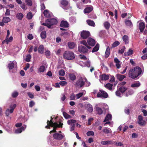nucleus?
<instances>
[{
    "instance_id": "30",
    "label": "nucleus",
    "mask_w": 147,
    "mask_h": 147,
    "mask_svg": "<svg viewBox=\"0 0 147 147\" xmlns=\"http://www.w3.org/2000/svg\"><path fill=\"white\" fill-rule=\"evenodd\" d=\"M61 3L63 6H66L68 5L69 3L67 0H61Z\"/></svg>"
},
{
    "instance_id": "16",
    "label": "nucleus",
    "mask_w": 147,
    "mask_h": 147,
    "mask_svg": "<svg viewBox=\"0 0 147 147\" xmlns=\"http://www.w3.org/2000/svg\"><path fill=\"white\" fill-rule=\"evenodd\" d=\"M101 144L104 145L109 144H113V141L110 140H107L103 141L101 142Z\"/></svg>"
},
{
    "instance_id": "33",
    "label": "nucleus",
    "mask_w": 147,
    "mask_h": 147,
    "mask_svg": "<svg viewBox=\"0 0 147 147\" xmlns=\"http://www.w3.org/2000/svg\"><path fill=\"white\" fill-rule=\"evenodd\" d=\"M110 53V50L109 47H107L105 53V57L107 58L109 56Z\"/></svg>"
},
{
    "instance_id": "11",
    "label": "nucleus",
    "mask_w": 147,
    "mask_h": 147,
    "mask_svg": "<svg viewBox=\"0 0 147 147\" xmlns=\"http://www.w3.org/2000/svg\"><path fill=\"white\" fill-rule=\"evenodd\" d=\"M54 138L57 140H61L63 138L64 136L59 133H55L53 135Z\"/></svg>"
},
{
    "instance_id": "1",
    "label": "nucleus",
    "mask_w": 147,
    "mask_h": 147,
    "mask_svg": "<svg viewBox=\"0 0 147 147\" xmlns=\"http://www.w3.org/2000/svg\"><path fill=\"white\" fill-rule=\"evenodd\" d=\"M63 57L67 60H72L75 58V55L74 53L71 51H66L63 54Z\"/></svg>"
},
{
    "instance_id": "19",
    "label": "nucleus",
    "mask_w": 147,
    "mask_h": 147,
    "mask_svg": "<svg viewBox=\"0 0 147 147\" xmlns=\"http://www.w3.org/2000/svg\"><path fill=\"white\" fill-rule=\"evenodd\" d=\"M125 25L128 27L130 28L133 27V25L132 22L130 20H127L125 21Z\"/></svg>"
},
{
    "instance_id": "48",
    "label": "nucleus",
    "mask_w": 147,
    "mask_h": 147,
    "mask_svg": "<svg viewBox=\"0 0 147 147\" xmlns=\"http://www.w3.org/2000/svg\"><path fill=\"white\" fill-rule=\"evenodd\" d=\"M43 14L45 16L47 17L49 16V11L47 10H45L43 12Z\"/></svg>"
},
{
    "instance_id": "17",
    "label": "nucleus",
    "mask_w": 147,
    "mask_h": 147,
    "mask_svg": "<svg viewBox=\"0 0 147 147\" xmlns=\"http://www.w3.org/2000/svg\"><path fill=\"white\" fill-rule=\"evenodd\" d=\"M63 125V123H60V124H59L55 122L53 124H50V126L52 127H53V128L55 127V128H56L57 127H60L62 128Z\"/></svg>"
},
{
    "instance_id": "10",
    "label": "nucleus",
    "mask_w": 147,
    "mask_h": 147,
    "mask_svg": "<svg viewBox=\"0 0 147 147\" xmlns=\"http://www.w3.org/2000/svg\"><path fill=\"white\" fill-rule=\"evenodd\" d=\"M142 71L141 68L138 66L136 67L131 70V73L141 74Z\"/></svg>"
},
{
    "instance_id": "21",
    "label": "nucleus",
    "mask_w": 147,
    "mask_h": 147,
    "mask_svg": "<svg viewBox=\"0 0 147 147\" xmlns=\"http://www.w3.org/2000/svg\"><path fill=\"white\" fill-rule=\"evenodd\" d=\"M139 28L141 32H143L145 27V25L144 23L141 22L139 23Z\"/></svg>"
},
{
    "instance_id": "8",
    "label": "nucleus",
    "mask_w": 147,
    "mask_h": 147,
    "mask_svg": "<svg viewBox=\"0 0 147 147\" xmlns=\"http://www.w3.org/2000/svg\"><path fill=\"white\" fill-rule=\"evenodd\" d=\"M143 117L141 115H139L138 116L137 122L141 126H144L146 124V122L143 120Z\"/></svg>"
},
{
    "instance_id": "9",
    "label": "nucleus",
    "mask_w": 147,
    "mask_h": 147,
    "mask_svg": "<svg viewBox=\"0 0 147 147\" xmlns=\"http://www.w3.org/2000/svg\"><path fill=\"white\" fill-rule=\"evenodd\" d=\"M76 122V121L74 119L69 120L67 122V123L71 126L70 130L72 131L74 129L75 124L74 123Z\"/></svg>"
},
{
    "instance_id": "53",
    "label": "nucleus",
    "mask_w": 147,
    "mask_h": 147,
    "mask_svg": "<svg viewBox=\"0 0 147 147\" xmlns=\"http://www.w3.org/2000/svg\"><path fill=\"white\" fill-rule=\"evenodd\" d=\"M26 2L29 6H31L32 5V1L31 0H26Z\"/></svg>"
},
{
    "instance_id": "61",
    "label": "nucleus",
    "mask_w": 147,
    "mask_h": 147,
    "mask_svg": "<svg viewBox=\"0 0 147 147\" xmlns=\"http://www.w3.org/2000/svg\"><path fill=\"white\" fill-rule=\"evenodd\" d=\"M22 131L21 129L20 128L15 130V133L16 134H18L21 133Z\"/></svg>"
},
{
    "instance_id": "7",
    "label": "nucleus",
    "mask_w": 147,
    "mask_h": 147,
    "mask_svg": "<svg viewBox=\"0 0 147 147\" xmlns=\"http://www.w3.org/2000/svg\"><path fill=\"white\" fill-rule=\"evenodd\" d=\"M78 51L81 53H87L88 51V48L84 46L80 45L78 47Z\"/></svg>"
},
{
    "instance_id": "56",
    "label": "nucleus",
    "mask_w": 147,
    "mask_h": 147,
    "mask_svg": "<svg viewBox=\"0 0 147 147\" xmlns=\"http://www.w3.org/2000/svg\"><path fill=\"white\" fill-rule=\"evenodd\" d=\"M31 58V56L30 54H28L26 56V61L27 62H29L30 61V59Z\"/></svg>"
},
{
    "instance_id": "43",
    "label": "nucleus",
    "mask_w": 147,
    "mask_h": 147,
    "mask_svg": "<svg viewBox=\"0 0 147 147\" xmlns=\"http://www.w3.org/2000/svg\"><path fill=\"white\" fill-rule=\"evenodd\" d=\"M141 74H129V76L132 79H134L138 76Z\"/></svg>"
},
{
    "instance_id": "59",
    "label": "nucleus",
    "mask_w": 147,
    "mask_h": 147,
    "mask_svg": "<svg viewBox=\"0 0 147 147\" xmlns=\"http://www.w3.org/2000/svg\"><path fill=\"white\" fill-rule=\"evenodd\" d=\"M59 84L61 86H64L67 84V82L65 81H60Z\"/></svg>"
},
{
    "instance_id": "24",
    "label": "nucleus",
    "mask_w": 147,
    "mask_h": 147,
    "mask_svg": "<svg viewBox=\"0 0 147 147\" xmlns=\"http://www.w3.org/2000/svg\"><path fill=\"white\" fill-rule=\"evenodd\" d=\"M140 85V83L139 81H138L137 82L132 84L131 85V87L132 88H138L139 87Z\"/></svg>"
},
{
    "instance_id": "63",
    "label": "nucleus",
    "mask_w": 147,
    "mask_h": 147,
    "mask_svg": "<svg viewBox=\"0 0 147 147\" xmlns=\"http://www.w3.org/2000/svg\"><path fill=\"white\" fill-rule=\"evenodd\" d=\"M27 37L28 39L31 40L33 38V36L32 34H30Z\"/></svg>"
},
{
    "instance_id": "38",
    "label": "nucleus",
    "mask_w": 147,
    "mask_h": 147,
    "mask_svg": "<svg viewBox=\"0 0 147 147\" xmlns=\"http://www.w3.org/2000/svg\"><path fill=\"white\" fill-rule=\"evenodd\" d=\"M80 43L84 45V46H86L88 49H90L91 47L88 46L87 42L85 40L80 41Z\"/></svg>"
},
{
    "instance_id": "36",
    "label": "nucleus",
    "mask_w": 147,
    "mask_h": 147,
    "mask_svg": "<svg viewBox=\"0 0 147 147\" xmlns=\"http://www.w3.org/2000/svg\"><path fill=\"white\" fill-rule=\"evenodd\" d=\"M133 50L131 49L129 50L127 52H125L124 53V55L126 56H130L133 54Z\"/></svg>"
},
{
    "instance_id": "35",
    "label": "nucleus",
    "mask_w": 147,
    "mask_h": 147,
    "mask_svg": "<svg viewBox=\"0 0 147 147\" xmlns=\"http://www.w3.org/2000/svg\"><path fill=\"white\" fill-rule=\"evenodd\" d=\"M47 34L45 31H42L40 34V36L42 39H45L46 38Z\"/></svg>"
},
{
    "instance_id": "6",
    "label": "nucleus",
    "mask_w": 147,
    "mask_h": 147,
    "mask_svg": "<svg viewBox=\"0 0 147 147\" xmlns=\"http://www.w3.org/2000/svg\"><path fill=\"white\" fill-rule=\"evenodd\" d=\"M42 65L38 69V72L40 73L44 72L47 67V64L45 61H43Z\"/></svg>"
},
{
    "instance_id": "52",
    "label": "nucleus",
    "mask_w": 147,
    "mask_h": 147,
    "mask_svg": "<svg viewBox=\"0 0 147 147\" xmlns=\"http://www.w3.org/2000/svg\"><path fill=\"white\" fill-rule=\"evenodd\" d=\"M125 46H123V48L121 50H119L118 51V53L119 54H123L124 51L125 50Z\"/></svg>"
},
{
    "instance_id": "44",
    "label": "nucleus",
    "mask_w": 147,
    "mask_h": 147,
    "mask_svg": "<svg viewBox=\"0 0 147 147\" xmlns=\"http://www.w3.org/2000/svg\"><path fill=\"white\" fill-rule=\"evenodd\" d=\"M63 114L64 117L66 119H68L71 118V116L69 115L65 112H63Z\"/></svg>"
},
{
    "instance_id": "51",
    "label": "nucleus",
    "mask_w": 147,
    "mask_h": 147,
    "mask_svg": "<svg viewBox=\"0 0 147 147\" xmlns=\"http://www.w3.org/2000/svg\"><path fill=\"white\" fill-rule=\"evenodd\" d=\"M18 95V92L16 91H14L12 94V96L13 98H16L17 97Z\"/></svg>"
},
{
    "instance_id": "29",
    "label": "nucleus",
    "mask_w": 147,
    "mask_h": 147,
    "mask_svg": "<svg viewBox=\"0 0 147 147\" xmlns=\"http://www.w3.org/2000/svg\"><path fill=\"white\" fill-rule=\"evenodd\" d=\"M112 115L109 114H108L106 116L105 119L104 121V122L107 121L111 119Z\"/></svg>"
},
{
    "instance_id": "54",
    "label": "nucleus",
    "mask_w": 147,
    "mask_h": 147,
    "mask_svg": "<svg viewBox=\"0 0 147 147\" xmlns=\"http://www.w3.org/2000/svg\"><path fill=\"white\" fill-rule=\"evenodd\" d=\"M86 134L87 136H93L94 134V132L92 131H88L87 133Z\"/></svg>"
},
{
    "instance_id": "64",
    "label": "nucleus",
    "mask_w": 147,
    "mask_h": 147,
    "mask_svg": "<svg viewBox=\"0 0 147 147\" xmlns=\"http://www.w3.org/2000/svg\"><path fill=\"white\" fill-rule=\"evenodd\" d=\"M142 59L143 60H145L147 59V53L142 56L141 57Z\"/></svg>"
},
{
    "instance_id": "28",
    "label": "nucleus",
    "mask_w": 147,
    "mask_h": 147,
    "mask_svg": "<svg viewBox=\"0 0 147 147\" xmlns=\"http://www.w3.org/2000/svg\"><path fill=\"white\" fill-rule=\"evenodd\" d=\"M123 39L125 44H127L128 43V37L126 35H124L123 37Z\"/></svg>"
},
{
    "instance_id": "62",
    "label": "nucleus",
    "mask_w": 147,
    "mask_h": 147,
    "mask_svg": "<svg viewBox=\"0 0 147 147\" xmlns=\"http://www.w3.org/2000/svg\"><path fill=\"white\" fill-rule=\"evenodd\" d=\"M142 111L143 113L144 116H147V111L145 109H142Z\"/></svg>"
},
{
    "instance_id": "14",
    "label": "nucleus",
    "mask_w": 147,
    "mask_h": 147,
    "mask_svg": "<svg viewBox=\"0 0 147 147\" xmlns=\"http://www.w3.org/2000/svg\"><path fill=\"white\" fill-rule=\"evenodd\" d=\"M85 107L89 113H91L93 111V107L91 104L89 103L86 104L85 105Z\"/></svg>"
},
{
    "instance_id": "50",
    "label": "nucleus",
    "mask_w": 147,
    "mask_h": 147,
    "mask_svg": "<svg viewBox=\"0 0 147 147\" xmlns=\"http://www.w3.org/2000/svg\"><path fill=\"white\" fill-rule=\"evenodd\" d=\"M27 94L29 97L31 98H33L34 97V94L32 93L31 92H28L27 93Z\"/></svg>"
},
{
    "instance_id": "26",
    "label": "nucleus",
    "mask_w": 147,
    "mask_h": 147,
    "mask_svg": "<svg viewBox=\"0 0 147 147\" xmlns=\"http://www.w3.org/2000/svg\"><path fill=\"white\" fill-rule=\"evenodd\" d=\"M86 22L88 24L89 26L93 27L95 26V23L92 20H87Z\"/></svg>"
},
{
    "instance_id": "27",
    "label": "nucleus",
    "mask_w": 147,
    "mask_h": 147,
    "mask_svg": "<svg viewBox=\"0 0 147 147\" xmlns=\"http://www.w3.org/2000/svg\"><path fill=\"white\" fill-rule=\"evenodd\" d=\"M95 109L98 114L101 115L103 111L101 108L97 107H96Z\"/></svg>"
},
{
    "instance_id": "37",
    "label": "nucleus",
    "mask_w": 147,
    "mask_h": 147,
    "mask_svg": "<svg viewBox=\"0 0 147 147\" xmlns=\"http://www.w3.org/2000/svg\"><path fill=\"white\" fill-rule=\"evenodd\" d=\"M99 44H97L92 49V52L94 53L98 51L99 49Z\"/></svg>"
},
{
    "instance_id": "41",
    "label": "nucleus",
    "mask_w": 147,
    "mask_h": 147,
    "mask_svg": "<svg viewBox=\"0 0 147 147\" xmlns=\"http://www.w3.org/2000/svg\"><path fill=\"white\" fill-rule=\"evenodd\" d=\"M69 77L71 80H74L76 79V76L74 74H69Z\"/></svg>"
},
{
    "instance_id": "4",
    "label": "nucleus",
    "mask_w": 147,
    "mask_h": 147,
    "mask_svg": "<svg viewBox=\"0 0 147 147\" xmlns=\"http://www.w3.org/2000/svg\"><path fill=\"white\" fill-rule=\"evenodd\" d=\"M100 92H98L97 96L98 97L107 98L108 96L107 93L105 91L100 90Z\"/></svg>"
},
{
    "instance_id": "55",
    "label": "nucleus",
    "mask_w": 147,
    "mask_h": 147,
    "mask_svg": "<svg viewBox=\"0 0 147 147\" xmlns=\"http://www.w3.org/2000/svg\"><path fill=\"white\" fill-rule=\"evenodd\" d=\"M45 53L46 57L48 58H49L50 54V51L48 50H47L45 52Z\"/></svg>"
},
{
    "instance_id": "2",
    "label": "nucleus",
    "mask_w": 147,
    "mask_h": 147,
    "mask_svg": "<svg viewBox=\"0 0 147 147\" xmlns=\"http://www.w3.org/2000/svg\"><path fill=\"white\" fill-rule=\"evenodd\" d=\"M46 22L48 25V28H51L52 26L57 24V22L55 19L52 18L47 19L46 20Z\"/></svg>"
},
{
    "instance_id": "49",
    "label": "nucleus",
    "mask_w": 147,
    "mask_h": 147,
    "mask_svg": "<svg viewBox=\"0 0 147 147\" xmlns=\"http://www.w3.org/2000/svg\"><path fill=\"white\" fill-rule=\"evenodd\" d=\"M120 44V43L119 41H117L114 42L112 44V47H115L118 46Z\"/></svg>"
},
{
    "instance_id": "46",
    "label": "nucleus",
    "mask_w": 147,
    "mask_h": 147,
    "mask_svg": "<svg viewBox=\"0 0 147 147\" xmlns=\"http://www.w3.org/2000/svg\"><path fill=\"white\" fill-rule=\"evenodd\" d=\"M113 144H114L117 146H123V144L121 142H114L113 141Z\"/></svg>"
},
{
    "instance_id": "31",
    "label": "nucleus",
    "mask_w": 147,
    "mask_h": 147,
    "mask_svg": "<svg viewBox=\"0 0 147 147\" xmlns=\"http://www.w3.org/2000/svg\"><path fill=\"white\" fill-rule=\"evenodd\" d=\"M104 86L106 88L108 89L109 90H111L112 88L113 84L108 83L105 85Z\"/></svg>"
},
{
    "instance_id": "47",
    "label": "nucleus",
    "mask_w": 147,
    "mask_h": 147,
    "mask_svg": "<svg viewBox=\"0 0 147 147\" xmlns=\"http://www.w3.org/2000/svg\"><path fill=\"white\" fill-rule=\"evenodd\" d=\"M33 17L32 13L30 12L28 13L27 15V18L28 19H31Z\"/></svg>"
},
{
    "instance_id": "18",
    "label": "nucleus",
    "mask_w": 147,
    "mask_h": 147,
    "mask_svg": "<svg viewBox=\"0 0 147 147\" xmlns=\"http://www.w3.org/2000/svg\"><path fill=\"white\" fill-rule=\"evenodd\" d=\"M68 45L69 49H73L76 46V45L73 42H69L68 43Z\"/></svg>"
},
{
    "instance_id": "58",
    "label": "nucleus",
    "mask_w": 147,
    "mask_h": 147,
    "mask_svg": "<svg viewBox=\"0 0 147 147\" xmlns=\"http://www.w3.org/2000/svg\"><path fill=\"white\" fill-rule=\"evenodd\" d=\"M83 94V92L79 93L76 94L77 98L78 99L80 98Z\"/></svg>"
},
{
    "instance_id": "3",
    "label": "nucleus",
    "mask_w": 147,
    "mask_h": 147,
    "mask_svg": "<svg viewBox=\"0 0 147 147\" xmlns=\"http://www.w3.org/2000/svg\"><path fill=\"white\" fill-rule=\"evenodd\" d=\"M85 84L83 78L81 77L75 83L74 85L76 87H79L80 88L82 87Z\"/></svg>"
},
{
    "instance_id": "34",
    "label": "nucleus",
    "mask_w": 147,
    "mask_h": 147,
    "mask_svg": "<svg viewBox=\"0 0 147 147\" xmlns=\"http://www.w3.org/2000/svg\"><path fill=\"white\" fill-rule=\"evenodd\" d=\"M11 20L10 18L7 17H4L3 19V22L5 23H7Z\"/></svg>"
},
{
    "instance_id": "45",
    "label": "nucleus",
    "mask_w": 147,
    "mask_h": 147,
    "mask_svg": "<svg viewBox=\"0 0 147 147\" xmlns=\"http://www.w3.org/2000/svg\"><path fill=\"white\" fill-rule=\"evenodd\" d=\"M14 64L13 62L10 63L8 64V67L9 69H12L14 67Z\"/></svg>"
},
{
    "instance_id": "60",
    "label": "nucleus",
    "mask_w": 147,
    "mask_h": 147,
    "mask_svg": "<svg viewBox=\"0 0 147 147\" xmlns=\"http://www.w3.org/2000/svg\"><path fill=\"white\" fill-rule=\"evenodd\" d=\"M70 98L71 100H74L75 99V94H72L70 96Z\"/></svg>"
},
{
    "instance_id": "15",
    "label": "nucleus",
    "mask_w": 147,
    "mask_h": 147,
    "mask_svg": "<svg viewBox=\"0 0 147 147\" xmlns=\"http://www.w3.org/2000/svg\"><path fill=\"white\" fill-rule=\"evenodd\" d=\"M13 38L11 36H10L9 38L8 37L7 38H6L5 40H4L2 42V44H4L6 42L7 44H8L9 42H11L13 40Z\"/></svg>"
},
{
    "instance_id": "40",
    "label": "nucleus",
    "mask_w": 147,
    "mask_h": 147,
    "mask_svg": "<svg viewBox=\"0 0 147 147\" xmlns=\"http://www.w3.org/2000/svg\"><path fill=\"white\" fill-rule=\"evenodd\" d=\"M127 88L124 86H121L120 87L119 90L120 91V92L122 93H123L125 92L127 90Z\"/></svg>"
},
{
    "instance_id": "20",
    "label": "nucleus",
    "mask_w": 147,
    "mask_h": 147,
    "mask_svg": "<svg viewBox=\"0 0 147 147\" xmlns=\"http://www.w3.org/2000/svg\"><path fill=\"white\" fill-rule=\"evenodd\" d=\"M60 26L61 27L67 28L69 26V24L67 21H62L60 24Z\"/></svg>"
},
{
    "instance_id": "12",
    "label": "nucleus",
    "mask_w": 147,
    "mask_h": 147,
    "mask_svg": "<svg viewBox=\"0 0 147 147\" xmlns=\"http://www.w3.org/2000/svg\"><path fill=\"white\" fill-rule=\"evenodd\" d=\"M109 76L108 74H102L100 76V80H107L109 79Z\"/></svg>"
},
{
    "instance_id": "23",
    "label": "nucleus",
    "mask_w": 147,
    "mask_h": 147,
    "mask_svg": "<svg viewBox=\"0 0 147 147\" xmlns=\"http://www.w3.org/2000/svg\"><path fill=\"white\" fill-rule=\"evenodd\" d=\"M93 10L92 7H87L84 10V12L85 13H89L91 11Z\"/></svg>"
},
{
    "instance_id": "5",
    "label": "nucleus",
    "mask_w": 147,
    "mask_h": 147,
    "mask_svg": "<svg viewBox=\"0 0 147 147\" xmlns=\"http://www.w3.org/2000/svg\"><path fill=\"white\" fill-rule=\"evenodd\" d=\"M80 36L82 39H85L90 36V33L88 31L83 30L81 32Z\"/></svg>"
},
{
    "instance_id": "39",
    "label": "nucleus",
    "mask_w": 147,
    "mask_h": 147,
    "mask_svg": "<svg viewBox=\"0 0 147 147\" xmlns=\"http://www.w3.org/2000/svg\"><path fill=\"white\" fill-rule=\"evenodd\" d=\"M16 18L19 20H22L23 17L24 15L21 13H18L16 14Z\"/></svg>"
},
{
    "instance_id": "57",
    "label": "nucleus",
    "mask_w": 147,
    "mask_h": 147,
    "mask_svg": "<svg viewBox=\"0 0 147 147\" xmlns=\"http://www.w3.org/2000/svg\"><path fill=\"white\" fill-rule=\"evenodd\" d=\"M35 105V102L33 100H31L29 102V106L30 107H32Z\"/></svg>"
},
{
    "instance_id": "32",
    "label": "nucleus",
    "mask_w": 147,
    "mask_h": 147,
    "mask_svg": "<svg viewBox=\"0 0 147 147\" xmlns=\"http://www.w3.org/2000/svg\"><path fill=\"white\" fill-rule=\"evenodd\" d=\"M44 51V47L43 45H40L38 48V53L42 54L43 53Z\"/></svg>"
},
{
    "instance_id": "42",
    "label": "nucleus",
    "mask_w": 147,
    "mask_h": 147,
    "mask_svg": "<svg viewBox=\"0 0 147 147\" xmlns=\"http://www.w3.org/2000/svg\"><path fill=\"white\" fill-rule=\"evenodd\" d=\"M104 25L105 28L108 30L109 28L110 24L108 22H106L104 23Z\"/></svg>"
},
{
    "instance_id": "22",
    "label": "nucleus",
    "mask_w": 147,
    "mask_h": 147,
    "mask_svg": "<svg viewBox=\"0 0 147 147\" xmlns=\"http://www.w3.org/2000/svg\"><path fill=\"white\" fill-rule=\"evenodd\" d=\"M117 79L120 81H122L125 78V76L124 75H121V74H117Z\"/></svg>"
},
{
    "instance_id": "25",
    "label": "nucleus",
    "mask_w": 147,
    "mask_h": 147,
    "mask_svg": "<svg viewBox=\"0 0 147 147\" xmlns=\"http://www.w3.org/2000/svg\"><path fill=\"white\" fill-rule=\"evenodd\" d=\"M102 131L104 133L106 134L111 133L112 132L111 129L107 127H105Z\"/></svg>"
},
{
    "instance_id": "13",
    "label": "nucleus",
    "mask_w": 147,
    "mask_h": 147,
    "mask_svg": "<svg viewBox=\"0 0 147 147\" xmlns=\"http://www.w3.org/2000/svg\"><path fill=\"white\" fill-rule=\"evenodd\" d=\"M88 44L91 46H94L95 44V40L91 38H89L87 40Z\"/></svg>"
}]
</instances>
